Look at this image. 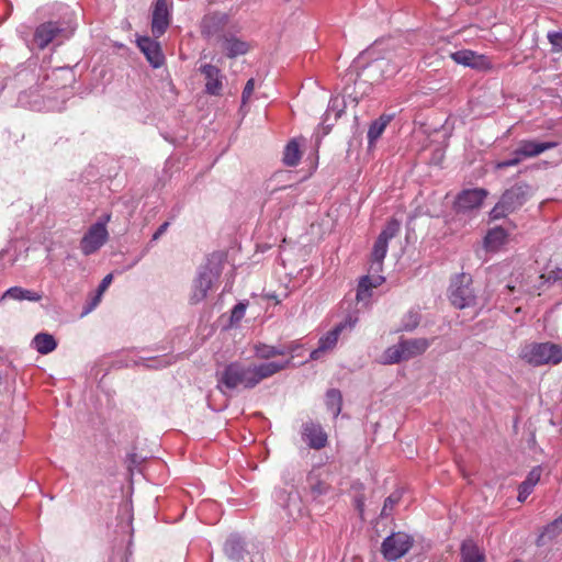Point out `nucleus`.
Here are the masks:
<instances>
[{
  "label": "nucleus",
  "instance_id": "1",
  "mask_svg": "<svg viewBox=\"0 0 562 562\" xmlns=\"http://www.w3.org/2000/svg\"><path fill=\"white\" fill-rule=\"evenodd\" d=\"M290 367V360L270 361L259 364H245L240 361L229 362L222 371H217L216 389L227 395L228 391L251 390L262 380L268 379Z\"/></svg>",
  "mask_w": 562,
  "mask_h": 562
},
{
  "label": "nucleus",
  "instance_id": "2",
  "mask_svg": "<svg viewBox=\"0 0 562 562\" xmlns=\"http://www.w3.org/2000/svg\"><path fill=\"white\" fill-rule=\"evenodd\" d=\"M224 261L225 255L223 252H213L207 257L205 265L200 268L193 281L190 296L191 304H198L207 296L209 290L212 289L222 274Z\"/></svg>",
  "mask_w": 562,
  "mask_h": 562
},
{
  "label": "nucleus",
  "instance_id": "3",
  "mask_svg": "<svg viewBox=\"0 0 562 562\" xmlns=\"http://www.w3.org/2000/svg\"><path fill=\"white\" fill-rule=\"evenodd\" d=\"M532 189L526 182H518L506 189L490 212L491 220H499L520 209L531 196Z\"/></svg>",
  "mask_w": 562,
  "mask_h": 562
},
{
  "label": "nucleus",
  "instance_id": "4",
  "mask_svg": "<svg viewBox=\"0 0 562 562\" xmlns=\"http://www.w3.org/2000/svg\"><path fill=\"white\" fill-rule=\"evenodd\" d=\"M430 346L427 338H401L396 345L389 347L383 353V363L395 364L423 355Z\"/></svg>",
  "mask_w": 562,
  "mask_h": 562
},
{
  "label": "nucleus",
  "instance_id": "5",
  "mask_svg": "<svg viewBox=\"0 0 562 562\" xmlns=\"http://www.w3.org/2000/svg\"><path fill=\"white\" fill-rule=\"evenodd\" d=\"M75 32V26L64 21H47L41 23L34 32L33 41L38 49H45L50 43L58 40L63 42Z\"/></svg>",
  "mask_w": 562,
  "mask_h": 562
},
{
  "label": "nucleus",
  "instance_id": "6",
  "mask_svg": "<svg viewBox=\"0 0 562 562\" xmlns=\"http://www.w3.org/2000/svg\"><path fill=\"white\" fill-rule=\"evenodd\" d=\"M224 553L232 562H265L257 546L239 535H231L224 543Z\"/></svg>",
  "mask_w": 562,
  "mask_h": 562
},
{
  "label": "nucleus",
  "instance_id": "7",
  "mask_svg": "<svg viewBox=\"0 0 562 562\" xmlns=\"http://www.w3.org/2000/svg\"><path fill=\"white\" fill-rule=\"evenodd\" d=\"M472 277L469 273H459L451 279L449 286V300L459 310L475 304L476 296L472 289Z\"/></svg>",
  "mask_w": 562,
  "mask_h": 562
},
{
  "label": "nucleus",
  "instance_id": "8",
  "mask_svg": "<svg viewBox=\"0 0 562 562\" xmlns=\"http://www.w3.org/2000/svg\"><path fill=\"white\" fill-rule=\"evenodd\" d=\"M413 536L396 531L389 535L381 544V553L384 560L395 562L406 555L414 546Z\"/></svg>",
  "mask_w": 562,
  "mask_h": 562
},
{
  "label": "nucleus",
  "instance_id": "9",
  "mask_svg": "<svg viewBox=\"0 0 562 562\" xmlns=\"http://www.w3.org/2000/svg\"><path fill=\"white\" fill-rule=\"evenodd\" d=\"M525 358L532 366L558 364L562 361V348L551 342L535 344Z\"/></svg>",
  "mask_w": 562,
  "mask_h": 562
},
{
  "label": "nucleus",
  "instance_id": "10",
  "mask_svg": "<svg viewBox=\"0 0 562 562\" xmlns=\"http://www.w3.org/2000/svg\"><path fill=\"white\" fill-rule=\"evenodd\" d=\"M400 229L401 222L396 218H391L379 234L371 252L372 262L376 266V270H382L383 260L387 252L389 240L395 237Z\"/></svg>",
  "mask_w": 562,
  "mask_h": 562
},
{
  "label": "nucleus",
  "instance_id": "11",
  "mask_svg": "<svg viewBox=\"0 0 562 562\" xmlns=\"http://www.w3.org/2000/svg\"><path fill=\"white\" fill-rule=\"evenodd\" d=\"M487 194V190L483 188L464 189L456 196L453 210L456 213L464 214L474 209H479Z\"/></svg>",
  "mask_w": 562,
  "mask_h": 562
},
{
  "label": "nucleus",
  "instance_id": "12",
  "mask_svg": "<svg viewBox=\"0 0 562 562\" xmlns=\"http://www.w3.org/2000/svg\"><path fill=\"white\" fill-rule=\"evenodd\" d=\"M109 239L106 227L102 224H92L80 240V249L89 256L98 251Z\"/></svg>",
  "mask_w": 562,
  "mask_h": 562
},
{
  "label": "nucleus",
  "instance_id": "13",
  "mask_svg": "<svg viewBox=\"0 0 562 562\" xmlns=\"http://www.w3.org/2000/svg\"><path fill=\"white\" fill-rule=\"evenodd\" d=\"M228 22L229 15L227 13L218 11L206 13L201 20V34L205 38L217 36L220 40Z\"/></svg>",
  "mask_w": 562,
  "mask_h": 562
},
{
  "label": "nucleus",
  "instance_id": "14",
  "mask_svg": "<svg viewBox=\"0 0 562 562\" xmlns=\"http://www.w3.org/2000/svg\"><path fill=\"white\" fill-rule=\"evenodd\" d=\"M170 20L171 15L167 0H156L151 13V33L155 38H159L166 33Z\"/></svg>",
  "mask_w": 562,
  "mask_h": 562
},
{
  "label": "nucleus",
  "instance_id": "15",
  "mask_svg": "<svg viewBox=\"0 0 562 562\" xmlns=\"http://www.w3.org/2000/svg\"><path fill=\"white\" fill-rule=\"evenodd\" d=\"M137 47L145 55L147 61L154 68H159L165 63V55L162 53L160 44L156 38L149 36H140L136 41Z\"/></svg>",
  "mask_w": 562,
  "mask_h": 562
},
{
  "label": "nucleus",
  "instance_id": "16",
  "mask_svg": "<svg viewBox=\"0 0 562 562\" xmlns=\"http://www.w3.org/2000/svg\"><path fill=\"white\" fill-rule=\"evenodd\" d=\"M302 439L312 449L319 450L326 447L328 438L323 427L312 420L302 425Z\"/></svg>",
  "mask_w": 562,
  "mask_h": 562
},
{
  "label": "nucleus",
  "instance_id": "17",
  "mask_svg": "<svg viewBox=\"0 0 562 562\" xmlns=\"http://www.w3.org/2000/svg\"><path fill=\"white\" fill-rule=\"evenodd\" d=\"M218 42L225 56L231 59L246 55L251 48L248 42L232 33L222 34Z\"/></svg>",
  "mask_w": 562,
  "mask_h": 562
},
{
  "label": "nucleus",
  "instance_id": "18",
  "mask_svg": "<svg viewBox=\"0 0 562 562\" xmlns=\"http://www.w3.org/2000/svg\"><path fill=\"white\" fill-rule=\"evenodd\" d=\"M451 58L459 65L477 70L491 69V61L485 55H479L469 49L458 50L451 54Z\"/></svg>",
  "mask_w": 562,
  "mask_h": 562
},
{
  "label": "nucleus",
  "instance_id": "19",
  "mask_svg": "<svg viewBox=\"0 0 562 562\" xmlns=\"http://www.w3.org/2000/svg\"><path fill=\"white\" fill-rule=\"evenodd\" d=\"M205 78V93L210 95H221L223 89V78L220 68L214 65L205 64L199 68Z\"/></svg>",
  "mask_w": 562,
  "mask_h": 562
},
{
  "label": "nucleus",
  "instance_id": "20",
  "mask_svg": "<svg viewBox=\"0 0 562 562\" xmlns=\"http://www.w3.org/2000/svg\"><path fill=\"white\" fill-rule=\"evenodd\" d=\"M358 322V317L353 315H348L342 322L337 324L331 330H329L325 336L321 337L318 340V346L321 347V350H324L325 352L327 350H331L339 338V335L346 329V328H353L355 325Z\"/></svg>",
  "mask_w": 562,
  "mask_h": 562
},
{
  "label": "nucleus",
  "instance_id": "21",
  "mask_svg": "<svg viewBox=\"0 0 562 562\" xmlns=\"http://www.w3.org/2000/svg\"><path fill=\"white\" fill-rule=\"evenodd\" d=\"M407 55L394 56V58H381L373 61L370 68L379 71L382 78H391L395 76L406 64Z\"/></svg>",
  "mask_w": 562,
  "mask_h": 562
},
{
  "label": "nucleus",
  "instance_id": "22",
  "mask_svg": "<svg viewBox=\"0 0 562 562\" xmlns=\"http://www.w3.org/2000/svg\"><path fill=\"white\" fill-rule=\"evenodd\" d=\"M384 277L382 276H363L360 278L358 282L356 300L358 303L367 304L369 299L372 295V289L378 288L384 282Z\"/></svg>",
  "mask_w": 562,
  "mask_h": 562
},
{
  "label": "nucleus",
  "instance_id": "23",
  "mask_svg": "<svg viewBox=\"0 0 562 562\" xmlns=\"http://www.w3.org/2000/svg\"><path fill=\"white\" fill-rule=\"evenodd\" d=\"M306 483L313 501L319 502L322 496L327 495L331 491V485L322 480L315 471H311L307 474Z\"/></svg>",
  "mask_w": 562,
  "mask_h": 562
},
{
  "label": "nucleus",
  "instance_id": "24",
  "mask_svg": "<svg viewBox=\"0 0 562 562\" xmlns=\"http://www.w3.org/2000/svg\"><path fill=\"white\" fill-rule=\"evenodd\" d=\"M557 145L558 143L555 142L522 140L517 150L521 158L535 157L548 149L554 148Z\"/></svg>",
  "mask_w": 562,
  "mask_h": 562
},
{
  "label": "nucleus",
  "instance_id": "25",
  "mask_svg": "<svg viewBox=\"0 0 562 562\" xmlns=\"http://www.w3.org/2000/svg\"><path fill=\"white\" fill-rule=\"evenodd\" d=\"M460 554L461 562H485V554L472 539H467L462 542Z\"/></svg>",
  "mask_w": 562,
  "mask_h": 562
},
{
  "label": "nucleus",
  "instance_id": "26",
  "mask_svg": "<svg viewBox=\"0 0 562 562\" xmlns=\"http://www.w3.org/2000/svg\"><path fill=\"white\" fill-rule=\"evenodd\" d=\"M392 121V115L382 114L376 120H374L368 130V145L371 148L374 146L375 142L380 138V136L383 134L385 127L390 124Z\"/></svg>",
  "mask_w": 562,
  "mask_h": 562
},
{
  "label": "nucleus",
  "instance_id": "27",
  "mask_svg": "<svg viewBox=\"0 0 562 562\" xmlns=\"http://www.w3.org/2000/svg\"><path fill=\"white\" fill-rule=\"evenodd\" d=\"M33 348L41 355H47L57 347V341L53 335L47 333H38L32 340Z\"/></svg>",
  "mask_w": 562,
  "mask_h": 562
},
{
  "label": "nucleus",
  "instance_id": "28",
  "mask_svg": "<svg viewBox=\"0 0 562 562\" xmlns=\"http://www.w3.org/2000/svg\"><path fill=\"white\" fill-rule=\"evenodd\" d=\"M507 232L503 227H495L487 232L484 245L487 250H498L507 240Z\"/></svg>",
  "mask_w": 562,
  "mask_h": 562
},
{
  "label": "nucleus",
  "instance_id": "29",
  "mask_svg": "<svg viewBox=\"0 0 562 562\" xmlns=\"http://www.w3.org/2000/svg\"><path fill=\"white\" fill-rule=\"evenodd\" d=\"M562 532V515L548 524L542 532L537 538V546L542 547L546 546L549 541L558 537Z\"/></svg>",
  "mask_w": 562,
  "mask_h": 562
},
{
  "label": "nucleus",
  "instance_id": "30",
  "mask_svg": "<svg viewBox=\"0 0 562 562\" xmlns=\"http://www.w3.org/2000/svg\"><path fill=\"white\" fill-rule=\"evenodd\" d=\"M301 157L300 144L296 138H293L284 147L282 161L288 167H295L299 165Z\"/></svg>",
  "mask_w": 562,
  "mask_h": 562
},
{
  "label": "nucleus",
  "instance_id": "31",
  "mask_svg": "<svg viewBox=\"0 0 562 562\" xmlns=\"http://www.w3.org/2000/svg\"><path fill=\"white\" fill-rule=\"evenodd\" d=\"M5 299H11V300H16V301L27 300V301L37 302L42 299V294L31 291V290L20 288V286H12L3 293L2 300H5Z\"/></svg>",
  "mask_w": 562,
  "mask_h": 562
},
{
  "label": "nucleus",
  "instance_id": "32",
  "mask_svg": "<svg viewBox=\"0 0 562 562\" xmlns=\"http://www.w3.org/2000/svg\"><path fill=\"white\" fill-rule=\"evenodd\" d=\"M285 349H281V346H270L263 342H258L254 346L255 356L262 360H269L277 356H285Z\"/></svg>",
  "mask_w": 562,
  "mask_h": 562
},
{
  "label": "nucleus",
  "instance_id": "33",
  "mask_svg": "<svg viewBox=\"0 0 562 562\" xmlns=\"http://www.w3.org/2000/svg\"><path fill=\"white\" fill-rule=\"evenodd\" d=\"M326 406L334 417H337L341 412L342 395L338 389H329L326 392Z\"/></svg>",
  "mask_w": 562,
  "mask_h": 562
},
{
  "label": "nucleus",
  "instance_id": "34",
  "mask_svg": "<svg viewBox=\"0 0 562 562\" xmlns=\"http://www.w3.org/2000/svg\"><path fill=\"white\" fill-rule=\"evenodd\" d=\"M420 322V315L417 312L409 311L402 319L401 329L405 331L414 330Z\"/></svg>",
  "mask_w": 562,
  "mask_h": 562
},
{
  "label": "nucleus",
  "instance_id": "35",
  "mask_svg": "<svg viewBox=\"0 0 562 562\" xmlns=\"http://www.w3.org/2000/svg\"><path fill=\"white\" fill-rule=\"evenodd\" d=\"M247 305H248L247 302H238L233 307L232 313H231V324L232 325L241 321V318L245 316Z\"/></svg>",
  "mask_w": 562,
  "mask_h": 562
},
{
  "label": "nucleus",
  "instance_id": "36",
  "mask_svg": "<svg viewBox=\"0 0 562 562\" xmlns=\"http://www.w3.org/2000/svg\"><path fill=\"white\" fill-rule=\"evenodd\" d=\"M398 501H400L398 494L393 493L390 496H387L384 501L383 508L381 510V516L387 517L390 515V513L392 512V509L394 508V506L398 503Z\"/></svg>",
  "mask_w": 562,
  "mask_h": 562
},
{
  "label": "nucleus",
  "instance_id": "37",
  "mask_svg": "<svg viewBox=\"0 0 562 562\" xmlns=\"http://www.w3.org/2000/svg\"><path fill=\"white\" fill-rule=\"evenodd\" d=\"M547 37L553 52H562V32H549Z\"/></svg>",
  "mask_w": 562,
  "mask_h": 562
},
{
  "label": "nucleus",
  "instance_id": "38",
  "mask_svg": "<svg viewBox=\"0 0 562 562\" xmlns=\"http://www.w3.org/2000/svg\"><path fill=\"white\" fill-rule=\"evenodd\" d=\"M521 159L522 158H521L520 154H518V150L516 149L513 153V158L497 162L496 168L497 169H506L508 167L516 166L521 161Z\"/></svg>",
  "mask_w": 562,
  "mask_h": 562
},
{
  "label": "nucleus",
  "instance_id": "39",
  "mask_svg": "<svg viewBox=\"0 0 562 562\" xmlns=\"http://www.w3.org/2000/svg\"><path fill=\"white\" fill-rule=\"evenodd\" d=\"M541 474H542V467L541 465L533 467L527 474V477L525 479V481H527L536 486L537 483L541 479Z\"/></svg>",
  "mask_w": 562,
  "mask_h": 562
},
{
  "label": "nucleus",
  "instance_id": "40",
  "mask_svg": "<svg viewBox=\"0 0 562 562\" xmlns=\"http://www.w3.org/2000/svg\"><path fill=\"white\" fill-rule=\"evenodd\" d=\"M254 89H255V79L250 78L249 80H247V82L244 87L243 93H241V103L243 104H246L248 102V100L250 99V97L254 92Z\"/></svg>",
  "mask_w": 562,
  "mask_h": 562
},
{
  "label": "nucleus",
  "instance_id": "41",
  "mask_svg": "<svg viewBox=\"0 0 562 562\" xmlns=\"http://www.w3.org/2000/svg\"><path fill=\"white\" fill-rule=\"evenodd\" d=\"M547 281L552 283H561L562 284V269L555 268L548 272Z\"/></svg>",
  "mask_w": 562,
  "mask_h": 562
},
{
  "label": "nucleus",
  "instance_id": "42",
  "mask_svg": "<svg viewBox=\"0 0 562 562\" xmlns=\"http://www.w3.org/2000/svg\"><path fill=\"white\" fill-rule=\"evenodd\" d=\"M297 348H299V345L296 342H294V341L281 346V349H285L286 350L285 355H291V358L289 359L290 360V366L292 364V358H293V355H294V352L296 351Z\"/></svg>",
  "mask_w": 562,
  "mask_h": 562
},
{
  "label": "nucleus",
  "instance_id": "43",
  "mask_svg": "<svg viewBox=\"0 0 562 562\" xmlns=\"http://www.w3.org/2000/svg\"><path fill=\"white\" fill-rule=\"evenodd\" d=\"M112 274H106L102 281L100 282L99 286H98V293L99 295H101L103 293V291H105L108 289V286L110 285V283L112 282Z\"/></svg>",
  "mask_w": 562,
  "mask_h": 562
},
{
  "label": "nucleus",
  "instance_id": "44",
  "mask_svg": "<svg viewBox=\"0 0 562 562\" xmlns=\"http://www.w3.org/2000/svg\"><path fill=\"white\" fill-rule=\"evenodd\" d=\"M169 227V222H165L162 223L158 228L157 231L153 234V237H151V240L155 241V240H158L160 238L161 235H164L166 233V231L168 229Z\"/></svg>",
  "mask_w": 562,
  "mask_h": 562
},
{
  "label": "nucleus",
  "instance_id": "45",
  "mask_svg": "<svg viewBox=\"0 0 562 562\" xmlns=\"http://www.w3.org/2000/svg\"><path fill=\"white\" fill-rule=\"evenodd\" d=\"M518 487L522 490V493H524V494H525V493L531 494V493H532V491H533L535 485H532L531 483H529V482H527V481H525V480H524V481L519 484V486H518Z\"/></svg>",
  "mask_w": 562,
  "mask_h": 562
},
{
  "label": "nucleus",
  "instance_id": "46",
  "mask_svg": "<svg viewBox=\"0 0 562 562\" xmlns=\"http://www.w3.org/2000/svg\"><path fill=\"white\" fill-rule=\"evenodd\" d=\"M110 220H111V214L106 213V214H103L94 224H102V227H106V224L110 222Z\"/></svg>",
  "mask_w": 562,
  "mask_h": 562
},
{
  "label": "nucleus",
  "instance_id": "47",
  "mask_svg": "<svg viewBox=\"0 0 562 562\" xmlns=\"http://www.w3.org/2000/svg\"><path fill=\"white\" fill-rule=\"evenodd\" d=\"M150 361L153 362L151 364H146V367L148 368H154V369H158V368H161V367H166L167 363H162V360H159V359H150Z\"/></svg>",
  "mask_w": 562,
  "mask_h": 562
},
{
  "label": "nucleus",
  "instance_id": "48",
  "mask_svg": "<svg viewBox=\"0 0 562 562\" xmlns=\"http://www.w3.org/2000/svg\"><path fill=\"white\" fill-rule=\"evenodd\" d=\"M325 351L324 350H321V347L318 346L316 349H314L311 355H310V359L311 360H317L319 359L321 355L324 353Z\"/></svg>",
  "mask_w": 562,
  "mask_h": 562
},
{
  "label": "nucleus",
  "instance_id": "49",
  "mask_svg": "<svg viewBox=\"0 0 562 562\" xmlns=\"http://www.w3.org/2000/svg\"><path fill=\"white\" fill-rule=\"evenodd\" d=\"M529 495L530 494H528V493L524 494L522 490L518 487V496H517L518 502L524 503L528 498Z\"/></svg>",
  "mask_w": 562,
  "mask_h": 562
},
{
  "label": "nucleus",
  "instance_id": "50",
  "mask_svg": "<svg viewBox=\"0 0 562 562\" xmlns=\"http://www.w3.org/2000/svg\"><path fill=\"white\" fill-rule=\"evenodd\" d=\"M356 502H357V509L360 513H362L363 512V506H364L363 502L361 499H359V498H357Z\"/></svg>",
  "mask_w": 562,
  "mask_h": 562
},
{
  "label": "nucleus",
  "instance_id": "51",
  "mask_svg": "<svg viewBox=\"0 0 562 562\" xmlns=\"http://www.w3.org/2000/svg\"><path fill=\"white\" fill-rule=\"evenodd\" d=\"M468 3L470 4H475L477 3L480 0H465Z\"/></svg>",
  "mask_w": 562,
  "mask_h": 562
},
{
  "label": "nucleus",
  "instance_id": "52",
  "mask_svg": "<svg viewBox=\"0 0 562 562\" xmlns=\"http://www.w3.org/2000/svg\"><path fill=\"white\" fill-rule=\"evenodd\" d=\"M98 300H99V299H98V296H97V297H94L93 305L98 302Z\"/></svg>",
  "mask_w": 562,
  "mask_h": 562
}]
</instances>
